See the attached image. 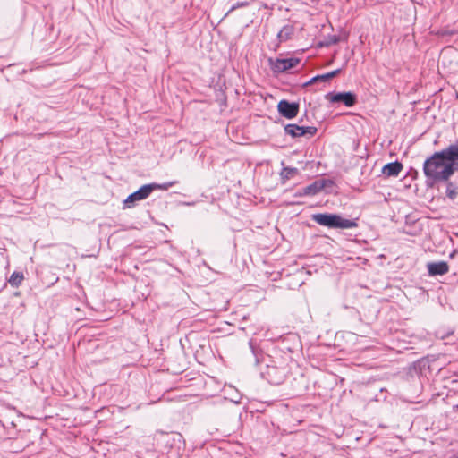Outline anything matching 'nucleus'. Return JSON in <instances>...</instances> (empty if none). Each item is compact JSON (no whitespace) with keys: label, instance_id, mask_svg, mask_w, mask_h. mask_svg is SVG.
<instances>
[{"label":"nucleus","instance_id":"nucleus-1","mask_svg":"<svg viewBox=\"0 0 458 458\" xmlns=\"http://www.w3.org/2000/svg\"><path fill=\"white\" fill-rule=\"evenodd\" d=\"M423 173L427 182H445L454 174L453 168L445 159L440 151L435 152L428 157L423 164Z\"/></svg>","mask_w":458,"mask_h":458},{"label":"nucleus","instance_id":"nucleus-2","mask_svg":"<svg viewBox=\"0 0 458 458\" xmlns=\"http://www.w3.org/2000/svg\"><path fill=\"white\" fill-rule=\"evenodd\" d=\"M312 220L317 224L328 228L349 229L358 226V224L355 220L345 219L336 214H314L312 216Z\"/></svg>","mask_w":458,"mask_h":458},{"label":"nucleus","instance_id":"nucleus-3","mask_svg":"<svg viewBox=\"0 0 458 458\" xmlns=\"http://www.w3.org/2000/svg\"><path fill=\"white\" fill-rule=\"evenodd\" d=\"M175 182H169L163 184L158 183H149L141 186L138 191L130 194L127 199L123 201V204L126 208H131L134 206L136 201L146 199L149 197L155 190H163L166 191L170 187L174 186Z\"/></svg>","mask_w":458,"mask_h":458},{"label":"nucleus","instance_id":"nucleus-4","mask_svg":"<svg viewBox=\"0 0 458 458\" xmlns=\"http://www.w3.org/2000/svg\"><path fill=\"white\" fill-rule=\"evenodd\" d=\"M327 99L331 103L343 102L346 106H353L357 103V97L352 92L328 93Z\"/></svg>","mask_w":458,"mask_h":458},{"label":"nucleus","instance_id":"nucleus-5","mask_svg":"<svg viewBox=\"0 0 458 458\" xmlns=\"http://www.w3.org/2000/svg\"><path fill=\"white\" fill-rule=\"evenodd\" d=\"M299 107L300 106L298 103L289 102L285 99L279 101L277 105L279 114L287 119L296 117L299 113Z\"/></svg>","mask_w":458,"mask_h":458},{"label":"nucleus","instance_id":"nucleus-6","mask_svg":"<svg viewBox=\"0 0 458 458\" xmlns=\"http://www.w3.org/2000/svg\"><path fill=\"white\" fill-rule=\"evenodd\" d=\"M284 131L287 134L291 135L293 138L304 136L309 134L313 136L317 132V128L314 126H299L297 124H287L284 127Z\"/></svg>","mask_w":458,"mask_h":458},{"label":"nucleus","instance_id":"nucleus-7","mask_svg":"<svg viewBox=\"0 0 458 458\" xmlns=\"http://www.w3.org/2000/svg\"><path fill=\"white\" fill-rule=\"evenodd\" d=\"M445 159L453 168V171H458V142L452 144L446 148L440 151Z\"/></svg>","mask_w":458,"mask_h":458},{"label":"nucleus","instance_id":"nucleus-8","mask_svg":"<svg viewBox=\"0 0 458 458\" xmlns=\"http://www.w3.org/2000/svg\"><path fill=\"white\" fill-rule=\"evenodd\" d=\"M267 375L268 377V380L274 385L281 384L286 375L285 369L277 368L276 366H267Z\"/></svg>","mask_w":458,"mask_h":458},{"label":"nucleus","instance_id":"nucleus-9","mask_svg":"<svg viewBox=\"0 0 458 458\" xmlns=\"http://www.w3.org/2000/svg\"><path fill=\"white\" fill-rule=\"evenodd\" d=\"M299 63L300 59L298 58L276 59L273 64V69L276 72H283L294 68Z\"/></svg>","mask_w":458,"mask_h":458},{"label":"nucleus","instance_id":"nucleus-10","mask_svg":"<svg viewBox=\"0 0 458 458\" xmlns=\"http://www.w3.org/2000/svg\"><path fill=\"white\" fill-rule=\"evenodd\" d=\"M427 269L430 276H443L449 271V265L445 261L429 262L427 264Z\"/></svg>","mask_w":458,"mask_h":458},{"label":"nucleus","instance_id":"nucleus-11","mask_svg":"<svg viewBox=\"0 0 458 458\" xmlns=\"http://www.w3.org/2000/svg\"><path fill=\"white\" fill-rule=\"evenodd\" d=\"M403 170V165L398 162V161H395V162H392V163H388L386 165H385L382 168V173L388 176V177H391V176H397L401 171Z\"/></svg>","mask_w":458,"mask_h":458},{"label":"nucleus","instance_id":"nucleus-12","mask_svg":"<svg viewBox=\"0 0 458 458\" xmlns=\"http://www.w3.org/2000/svg\"><path fill=\"white\" fill-rule=\"evenodd\" d=\"M324 188V183L319 181H316L313 183L304 187L302 192L299 196H311L316 195L321 191Z\"/></svg>","mask_w":458,"mask_h":458},{"label":"nucleus","instance_id":"nucleus-13","mask_svg":"<svg viewBox=\"0 0 458 458\" xmlns=\"http://www.w3.org/2000/svg\"><path fill=\"white\" fill-rule=\"evenodd\" d=\"M299 174L297 168L294 167H284L281 172V177L284 181L289 180Z\"/></svg>","mask_w":458,"mask_h":458},{"label":"nucleus","instance_id":"nucleus-14","mask_svg":"<svg viewBox=\"0 0 458 458\" xmlns=\"http://www.w3.org/2000/svg\"><path fill=\"white\" fill-rule=\"evenodd\" d=\"M24 279L23 274L21 272H13L10 278L9 283L13 287H18L21 284L22 281Z\"/></svg>","mask_w":458,"mask_h":458},{"label":"nucleus","instance_id":"nucleus-15","mask_svg":"<svg viewBox=\"0 0 458 458\" xmlns=\"http://www.w3.org/2000/svg\"><path fill=\"white\" fill-rule=\"evenodd\" d=\"M445 194L450 199L454 200L458 195V187L454 183L449 182L446 185Z\"/></svg>","mask_w":458,"mask_h":458},{"label":"nucleus","instance_id":"nucleus-16","mask_svg":"<svg viewBox=\"0 0 458 458\" xmlns=\"http://www.w3.org/2000/svg\"><path fill=\"white\" fill-rule=\"evenodd\" d=\"M250 5V2L248 1H239V2H236L235 4H233L231 8L229 9V11L226 13L225 15H228L230 13L233 12L234 10L238 9V8H242V7H247Z\"/></svg>","mask_w":458,"mask_h":458},{"label":"nucleus","instance_id":"nucleus-17","mask_svg":"<svg viewBox=\"0 0 458 458\" xmlns=\"http://www.w3.org/2000/svg\"><path fill=\"white\" fill-rule=\"evenodd\" d=\"M329 79H331L330 72H327L326 74L318 75V76L312 78L311 80L309 81V82H307V84H311V83H313L316 81H327Z\"/></svg>","mask_w":458,"mask_h":458},{"label":"nucleus","instance_id":"nucleus-18","mask_svg":"<svg viewBox=\"0 0 458 458\" xmlns=\"http://www.w3.org/2000/svg\"><path fill=\"white\" fill-rule=\"evenodd\" d=\"M291 32V29L288 28V27H284L280 32L278 33V38H284V39H286L288 38V35L290 34Z\"/></svg>","mask_w":458,"mask_h":458},{"label":"nucleus","instance_id":"nucleus-19","mask_svg":"<svg viewBox=\"0 0 458 458\" xmlns=\"http://www.w3.org/2000/svg\"><path fill=\"white\" fill-rule=\"evenodd\" d=\"M339 72H340V69H337V70H335V71L330 72V76H331V78H334V77H335V76H336Z\"/></svg>","mask_w":458,"mask_h":458},{"label":"nucleus","instance_id":"nucleus-20","mask_svg":"<svg viewBox=\"0 0 458 458\" xmlns=\"http://www.w3.org/2000/svg\"><path fill=\"white\" fill-rule=\"evenodd\" d=\"M451 50H452V48H447L445 50V52L443 54L446 53L447 51H451Z\"/></svg>","mask_w":458,"mask_h":458},{"label":"nucleus","instance_id":"nucleus-21","mask_svg":"<svg viewBox=\"0 0 458 458\" xmlns=\"http://www.w3.org/2000/svg\"><path fill=\"white\" fill-rule=\"evenodd\" d=\"M456 458H458V455L456 456Z\"/></svg>","mask_w":458,"mask_h":458}]
</instances>
